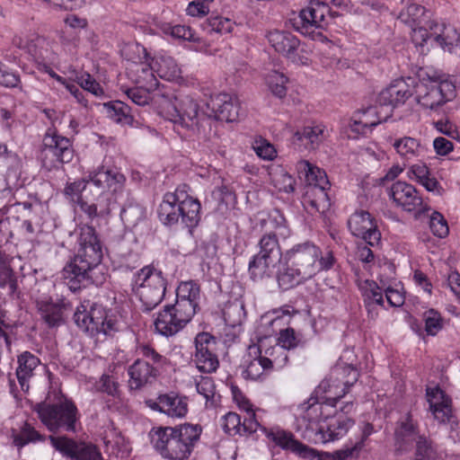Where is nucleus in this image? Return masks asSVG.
I'll return each mask as SVG.
<instances>
[{
  "label": "nucleus",
  "instance_id": "1",
  "mask_svg": "<svg viewBox=\"0 0 460 460\" xmlns=\"http://www.w3.org/2000/svg\"><path fill=\"white\" fill-rule=\"evenodd\" d=\"M75 232L77 236V253L65 265L61 278L69 290L76 293L90 285H102L105 276L100 269L102 250L94 227L83 225Z\"/></svg>",
  "mask_w": 460,
  "mask_h": 460
},
{
  "label": "nucleus",
  "instance_id": "2",
  "mask_svg": "<svg viewBox=\"0 0 460 460\" xmlns=\"http://www.w3.org/2000/svg\"><path fill=\"white\" fill-rule=\"evenodd\" d=\"M202 427L183 423L174 427H155L149 432L154 449L166 460H186L200 439Z\"/></svg>",
  "mask_w": 460,
  "mask_h": 460
},
{
  "label": "nucleus",
  "instance_id": "3",
  "mask_svg": "<svg viewBox=\"0 0 460 460\" xmlns=\"http://www.w3.org/2000/svg\"><path fill=\"white\" fill-rule=\"evenodd\" d=\"M200 288L193 280L181 282L176 289L174 305H167L155 320V330L166 337L180 332L199 308Z\"/></svg>",
  "mask_w": 460,
  "mask_h": 460
},
{
  "label": "nucleus",
  "instance_id": "4",
  "mask_svg": "<svg viewBox=\"0 0 460 460\" xmlns=\"http://www.w3.org/2000/svg\"><path fill=\"white\" fill-rule=\"evenodd\" d=\"M32 409L50 432H76L80 413L75 402L60 389L51 388L45 399Z\"/></svg>",
  "mask_w": 460,
  "mask_h": 460
},
{
  "label": "nucleus",
  "instance_id": "5",
  "mask_svg": "<svg viewBox=\"0 0 460 460\" xmlns=\"http://www.w3.org/2000/svg\"><path fill=\"white\" fill-rule=\"evenodd\" d=\"M89 177L94 189H91L94 201L89 203L84 199L80 200L78 205L90 219H93L111 212V203L115 201L113 196L122 190L126 178L117 169L103 165L89 172Z\"/></svg>",
  "mask_w": 460,
  "mask_h": 460
},
{
  "label": "nucleus",
  "instance_id": "6",
  "mask_svg": "<svg viewBox=\"0 0 460 460\" xmlns=\"http://www.w3.org/2000/svg\"><path fill=\"white\" fill-rule=\"evenodd\" d=\"M321 249L311 241L293 245L284 252L285 268L277 275L279 287L288 290L315 276L314 261Z\"/></svg>",
  "mask_w": 460,
  "mask_h": 460
},
{
  "label": "nucleus",
  "instance_id": "7",
  "mask_svg": "<svg viewBox=\"0 0 460 460\" xmlns=\"http://www.w3.org/2000/svg\"><path fill=\"white\" fill-rule=\"evenodd\" d=\"M279 218V221L277 217L270 219L275 230L266 232L261 236L257 244L259 251L249 261L248 272L253 281H261L273 277L276 267L281 261L282 256L284 257L278 234H284L285 219L281 216Z\"/></svg>",
  "mask_w": 460,
  "mask_h": 460
},
{
  "label": "nucleus",
  "instance_id": "8",
  "mask_svg": "<svg viewBox=\"0 0 460 460\" xmlns=\"http://www.w3.org/2000/svg\"><path fill=\"white\" fill-rule=\"evenodd\" d=\"M189 185L181 184L164 195L158 208V217L164 225L171 226L181 222L190 230L198 226L201 206L189 195Z\"/></svg>",
  "mask_w": 460,
  "mask_h": 460
},
{
  "label": "nucleus",
  "instance_id": "9",
  "mask_svg": "<svg viewBox=\"0 0 460 460\" xmlns=\"http://www.w3.org/2000/svg\"><path fill=\"white\" fill-rule=\"evenodd\" d=\"M137 351L142 358L135 360L128 370L129 387L136 390L155 382L160 369L166 364V358L149 345H140Z\"/></svg>",
  "mask_w": 460,
  "mask_h": 460
},
{
  "label": "nucleus",
  "instance_id": "10",
  "mask_svg": "<svg viewBox=\"0 0 460 460\" xmlns=\"http://www.w3.org/2000/svg\"><path fill=\"white\" fill-rule=\"evenodd\" d=\"M338 15L331 10L327 3L323 0H310L307 6L300 10L294 19V27L301 34L314 40L323 41L325 37L323 30L327 26L326 15Z\"/></svg>",
  "mask_w": 460,
  "mask_h": 460
},
{
  "label": "nucleus",
  "instance_id": "11",
  "mask_svg": "<svg viewBox=\"0 0 460 460\" xmlns=\"http://www.w3.org/2000/svg\"><path fill=\"white\" fill-rule=\"evenodd\" d=\"M135 284L143 311H152L162 302L166 280L161 270L150 266L142 268L136 275Z\"/></svg>",
  "mask_w": 460,
  "mask_h": 460
},
{
  "label": "nucleus",
  "instance_id": "12",
  "mask_svg": "<svg viewBox=\"0 0 460 460\" xmlns=\"http://www.w3.org/2000/svg\"><path fill=\"white\" fill-rule=\"evenodd\" d=\"M75 324L91 336L98 334L111 335L119 331V323L106 309L99 304H93L89 310L84 305L77 307L74 314Z\"/></svg>",
  "mask_w": 460,
  "mask_h": 460
},
{
  "label": "nucleus",
  "instance_id": "13",
  "mask_svg": "<svg viewBox=\"0 0 460 460\" xmlns=\"http://www.w3.org/2000/svg\"><path fill=\"white\" fill-rule=\"evenodd\" d=\"M359 373L352 364L338 363L332 369L329 379L323 380L316 388V393H329L326 402L337 403L350 386L358 379Z\"/></svg>",
  "mask_w": 460,
  "mask_h": 460
},
{
  "label": "nucleus",
  "instance_id": "14",
  "mask_svg": "<svg viewBox=\"0 0 460 460\" xmlns=\"http://www.w3.org/2000/svg\"><path fill=\"white\" fill-rule=\"evenodd\" d=\"M414 93L420 105L437 111L456 97V86L449 80H430L415 85Z\"/></svg>",
  "mask_w": 460,
  "mask_h": 460
},
{
  "label": "nucleus",
  "instance_id": "15",
  "mask_svg": "<svg viewBox=\"0 0 460 460\" xmlns=\"http://www.w3.org/2000/svg\"><path fill=\"white\" fill-rule=\"evenodd\" d=\"M40 157L43 166L51 169L58 164L71 162L74 149L67 137L48 130L42 139Z\"/></svg>",
  "mask_w": 460,
  "mask_h": 460
},
{
  "label": "nucleus",
  "instance_id": "16",
  "mask_svg": "<svg viewBox=\"0 0 460 460\" xmlns=\"http://www.w3.org/2000/svg\"><path fill=\"white\" fill-rule=\"evenodd\" d=\"M312 395L306 402L303 404L304 413L300 420V426L305 425V430L304 437L312 439L315 436V431L320 428L319 423L323 420L328 419L330 412H325L327 407H335L336 403L326 402L330 396L329 393H316Z\"/></svg>",
  "mask_w": 460,
  "mask_h": 460
},
{
  "label": "nucleus",
  "instance_id": "17",
  "mask_svg": "<svg viewBox=\"0 0 460 460\" xmlns=\"http://www.w3.org/2000/svg\"><path fill=\"white\" fill-rule=\"evenodd\" d=\"M51 446L67 460H104L99 448L66 436H49Z\"/></svg>",
  "mask_w": 460,
  "mask_h": 460
},
{
  "label": "nucleus",
  "instance_id": "18",
  "mask_svg": "<svg viewBox=\"0 0 460 460\" xmlns=\"http://www.w3.org/2000/svg\"><path fill=\"white\" fill-rule=\"evenodd\" d=\"M266 38L274 50L296 64H307V58L301 54L304 49L300 40L287 31L273 30L267 33Z\"/></svg>",
  "mask_w": 460,
  "mask_h": 460
},
{
  "label": "nucleus",
  "instance_id": "19",
  "mask_svg": "<svg viewBox=\"0 0 460 460\" xmlns=\"http://www.w3.org/2000/svg\"><path fill=\"white\" fill-rule=\"evenodd\" d=\"M216 346V338L208 332H200L196 336L194 361L200 372L212 373L217 369L219 361L215 354Z\"/></svg>",
  "mask_w": 460,
  "mask_h": 460
},
{
  "label": "nucleus",
  "instance_id": "20",
  "mask_svg": "<svg viewBox=\"0 0 460 460\" xmlns=\"http://www.w3.org/2000/svg\"><path fill=\"white\" fill-rule=\"evenodd\" d=\"M414 89L413 78L394 80L389 86L380 92L376 102L381 107H390L388 112L390 113L394 108L404 104L414 93Z\"/></svg>",
  "mask_w": 460,
  "mask_h": 460
},
{
  "label": "nucleus",
  "instance_id": "21",
  "mask_svg": "<svg viewBox=\"0 0 460 460\" xmlns=\"http://www.w3.org/2000/svg\"><path fill=\"white\" fill-rule=\"evenodd\" d=\"M145 403L151 410L171 418H182L188 412V401L175 393L162 394L156 399H148Z\"/></svg>",
  "mask_w": 460,
  "mask_h": 460
},
{
  "label": "nucleus",
  "instance_id": "22",
  "mask_svg": "<svg viewBox=\"0 0 460 460\" xmlns=\"http://www.w3.org/2000/svg\"><path fill=\"white\" fill-rule=\"evenodd\" d=\"M348 226L353 235L361 237L368 245L375 246L381 238V234L367 211L360 210L352 214L348 220Z\"/></svg>",
  "mask_w": 460,
  "mask_h": 460
},
{
  "label": "nucleus",
  "instance_id": "23",
  "mask_svg": "<svg viewBox=\"0 0 460 460\" xmlns=\"http://www.w3.org/2000/svg\"><path fill=\"white\" fill-rule=\"evenodd\" d=\"M175 102L176 114H171L169 120L181 128L194 130L199 122L198 102L189 95H180Z\"/></svg>",
  "mask_w": 460,
  "mask_h": 460
},
{
  "label": "nucleus",
  "instance_id": "24",
  "mask_svg": "<svg viewBox=\"0 0 460 460\" xmlns=\"http://www.w3.org/2000/svg\"><path fill=\"white\" fill-rule=\"evenodd\" d=\"M389 196L398 207L408 212L415 211L423 205L416 189L405 181L394 182L390 188Z\"/></svg>",
  "mask_w": 460,
  "mask_h": 460
},
{
  "label": "nucleus",
  "instance_id": "25",
  "mask_svg": "<svg viewBox=\"0 0 460 460\" xmlns=\"http://www.w3.org/2000/svg\"><path fill=\"white\" fill-rule=\"evenodd\" d=\"M426 395L434 418L440 423H455L452 401L439 387L427 388Z\"/></svg>",
  "mask_w": 460,
  "mask_h": 460
},
{
  "label": "nucleus",
  "instance_id": "26",
  "mask_svg": "<svg viewBox=\"0 0 460 460\" xmlns=\"http://www.w3.org/2000/svg\"><path fill=\"white\" fill-rule=\"evenodd\" d=\"M22 258L13 257L0 251V288L8 296H14L18 291V279L15 269L22 270Z\"/></svg>",
  "mask_w": 460,
  "mask_h": 460
},
{
  "label": "nucleus",
  "instance_id": "27",
  "mask_svg": "<svg viewBox=\"0 0 460 460\" xmlns=\"http://www.w3.org/2000/svg\"><path fill=\"white\" fill-rule=\"evenodd\" d=\"M208 105L217 120L233 122L239 117L240 102L236 96L222 93L213 97Z\"/></svg>",
  "mask_w": 460,
  "mask_h": 460
},
{
  "label": "nucleus",
  "instance_id": "28",
  "mask_svg": "<svg viewBox=\"0 0 460 460\" xmlns=\"http://www.w3.org/2000/svg\"><path fill=\"white\" fill-rule=\"evenodd\" d=\"M262 430L268 438L283 449H289L294 453H297L302 457H314L315 456L314 449L295 439L291 432L280 429H267L262 428Z\"/></svg>",
  "mask_w": 460,
  "mask_h": 460
},
{
  "label": "nucleus",
  "instance_id": "29",
  "mask_svg": "<svg viewBox=\"0 0 460 460\" xmlns=\"http://www.w3.org/2000/svg\"><path fill=\"white\" fill-rule=\"evenodd\" d=\"M138 53L144 54L145 61L135 62L129 69V73L138 85L147 90H155L158 86V80L154 75V68L150 64L151 57L142 46H136Z\"/></svg>",
  "mask_w": 460,
  "mask_h": 460
},
{
  "label": "nucleus",
  "instance_id": "30",
  "mask_svg": "<svg viewBox=\"0 0 460 460\" xmlns=\"http://www.w3.org/2000/svg\"><path fill=\"white\" fill-rule=\"evenodd\" d=\"M429 29L431 30V35L434 36V40L444 50L460 56V34L455 27L429 22Z\"/></svg>",
  "mask_w": 460,
  "mask_h": 460
},
{
  "label": "nucleus",
  "instance_id": "31",
  "mask_svg": "<svg viewBox=\"0 0 460 460\" xmlns=\"http://www.w3.org/2000/svg\"><path fill=\"white\" fill-rule=\"evenodd\" d=\"M353 424L354 421L345 416L332 419L326 426H320L313 440L315 443L334 441L345 436Z\"/></svg>",
  "mask_w": 460,
  "mask_h": 460
},
{
  "label": "nucleus",
  "instance_id": "32",
  "mask_svg": "<svg viewBox=\"0 0 460 460\" xmlns=\"http://www.w3.org/2000/svg\"><path fill=\"white\" fill-rule=\"evenodd\" d=\"M417 424L413 421L410 413H407L403 420L397 422L394 430V447L397 452H405L409 450L413 441L419 439Z\"/></svg>",
  "mask_w": 460,
  "mask_h": 460
},
{
  "label": "nucleus",
  "instance_id": "33",
  "mask_svg": "<svg viewBox=\"0 0 460 460\" xmlns=\"http://www.w3.org/2000/svg\"><path fill=\"white\" fill-rule=\"evenodd\" d=\"M388 116L389 113H386L384 118H380L377 108L370 106L366 110L357 111L353 115L349 128L352 132L358 135H367L372 131L374 127L385 120Z\"/></svg>",
  "mask_w": 460,
  "mask_h": 460
},
{
  "label": "nucleus",
  "instance_id": "34",
  "mask_svg": "<svg viewBox=\"0 0 460 460\" xmlns=\"http://www.w3.org/2000/svg\"><path fill=\"white\" fill-rule=\"evenodd\" d=\"M40 358L30 351H23L17 357V368L15 376L21 390L27 393L30 389V381L34 376L35 369L40 366Z\"/></svg>",
  "mask_w": 460,
  "mask_h": 460
},
{
  "label": "nucleus",
  "instance_id": "35",
  "mask_svg": "<svg viewBox=\"0 0 460 460\" xmlns=\"http://www.w3.org/2000/svg\"><path fill=\"white\" fill-rule=\"evenodd\" d=\"M302 204L310 214L324 213L331 206L326 188L307 186Z\"/></svg>",
  "mask_w": 460,
  "mask_h": 460
},
{
  "label": "nucleus",
  "instance_id": "36",
  "mask_svg": "<svg viewBox=\"0 0 460 460\" xmlns=\"http://www.w3.org/2000/svg\"><path fill=\"white\" fill-rule=\"evenodd\" d=\"M296 168L298 177L304 179L307 186L326 188L329 185L325 172L308 161L301 160L297 162Z\"/></svg>",
  "mask_w": 460,
  "mask_h": 460
},
{
  "label": "nucleus",
  "instance_id": "37",
  "mask_svg": "<svg viewBox=\"0 0 460 460\" xmlns=\"http://www.w3.org/2000/svg\"><path fill=\"white\" fill-rule=\"evenodd\" d=\"M8 166L5 173V183L8 190L18 191L23 186V181L21 180V164L16 154L9 152L3 155L0 166Z\"/></svg>",
  "mask_w": 460,
  "mask_h": 460
},
{
  "label": "nucleus",
  "instance_id": "38",
  "mask_svg": "<svg viewBox=\"0 0 460 460\" xmlns=\"http://www.w3.org/2000/svg\"><path fill=\"white\" fill-rule=\"evenodd\" d=\"M37 308L41 319L49 327H56L63 322V306L59 303H54L51 299L37 301Z\"/></svg>",
  "mask_w": 460,
  "mask_h": 460
},
{
  "label": "nucleus",
  "instance_id": "39",
  "mask_svg": "<svg viewBox=\"0 0 460 460\" xmlns=\"http://www.w3.org/2000/svg\"><path fill=\"white\" fill-rule=\"evenodd\" d=\"M177 98L178 96H174L164 85L162 87L158 85L155 90L151 92L150 102L156 105L161 110V112L165 114L166 119H169L171 114H176L174 105L176 103L175 99Z\"/></svg>",
  "mask_w": 460,
  "mask_h": 460
},
{
  "label": "nucleus",
  "instance_id": "40",
  "mask_svg": "<svg viewBox=\"0 0 460 460\" xmlns=\"http://www.w3.org/2000/svg\"><path fill=\"white\" fill-rule=\"evenodd\" d=\"M396 153L404 160H411L420 156L424 150L420 141L411 137H402L394 140L393 144Z\"/></svg>",
  "mask_w": 460,
  "mask_h": 460
},
{
  "label": "nucleus",
  "instance_id": "41",
  "mask_svg": "<svg viewBox=\"0 0 460 460\" xmlns=\"http://www.w3.org/2000/svg\"><path fill=\"white\" fill-rule=\"evenodd\" d=\"M103 108L109 118L122 125H132L133 117L130 114V107L121 101H112L103 104Z\"/></svg>",
  "mask_w": 460,
  "mask_h": 460
},
{
  "label": "nucleus",
  "instance_id": "42",
  "mask_svg": "<svg viewBox=\"0 0 460 460\" xmlns=\"http://www.w3.org/2000/svg\"><path fill=\"white\" fill-rule=\"evenodd\" d=\"M197 392L206 399L207 407H216L220 402V394L216 391V385L212 377L200 376L196 381Z\"/></svg>",
  "mask_w": 460,
  "mask_h": 460
},
{
  "label": "nucleus",
  "instance_id": "43",
  "mask_svg": "<svg viewBox=\"0 0 460 460\" xmlns=\"http://www.w3.org/2000/svg\"><path fill=\"white\" fill-rule=\"evenodd\" d=\"M358 288L364 296L365 304L368 312L371 311V307L375 304L378 305H384V297L381 288L375 281L366 279L358 284Z\"/></svg>",
  "mask_w": 460,
  "mask_h": 460
},
{
  "label": "nucleus",
  "instance_id": "44",
  "mask_svg": "<svg viewBox=\"0 0 460 460\" xmlns=\"http://www.w3.org/2000/svg\"><path fill=\"white\" fill-rule=\"evenodd\" d=\"M295 137L301 142L310 144V148L314 149L325 138V127L322 124L306 126L302 131H297Z\"/></svg>",
  "mask_w": 460,
  "mask_h": 460
},
{
  "label": "nucleus",
  "instance_id": "45",
  "mask_svg": "<svg viewBox=\"0 0 460 460\" xmlns=\"http://www.w3.org/2000/svg\"><path fill=\"white\" fill-rule=\"evenodd\" d=\"M429 12H427L424 6L411 4L400 13L399 18L403 22L410 23L411 25L425 23L429 26V22L431 21L429 19Z\"/></svg>",
  "mask_w": 460,
  "mask_h": 460
},
{
  "label": "nucleus",
  "instance_id": "46",
  "mask_svg": "<svg viewBox=\"0 0 460 460\" xmlns=\"http://www.w3.org/2000/svg\"><path fill=\"white\" fill-rule=\"evenodd\" d=\"M201 26L203 31L208 34H212L213 32L226 34L233 31L234 22L228 18L215 16L207 19Z\"/></svg>",
  "mask_w": 460,
  "mask_h": 460
},
{
  "label": "nucleus",
  "instance_id": "47",
  "mask_svg": "<svg viewBox=\"0 0 460 460\" xmlns=\"http://www.w3.org/2000/svg\"><path fill=\"white\" fill-rule=\"evenodd\" d=\"M157 73L160 77L168 81L174 80L181 75V68L171 57H161L156 60Z\"/></svg>",
  "mask_w": 460,
  "mask_h": 460
},
{
  "label": "nucleus",
  "instance_id": "48",
  "mask_svg": "<svg viewBox=\"0 0 460 460\" xmlns=\"http://www.w3.org/2000/svg\"><path fill=\"white\" fill-rule=\"evenodd\" d=\"M361 450L360 443L357 446L346 447L341 450H337L332 454L323 453L320 454L315 450V456L314 457H307L311 460H348L349 458L356 457L358 456Z\"/></svg>",
  "mask_w": 460,
  "mask_h": 460
},
{
  "label": "nucleus",
  "instance_id": "49",
  "mask_svg": "<svg viewBox=\"0 0 460 460\" xmlns=\"http://www.w3.org/2000/svg\"><path fill=\"white\" fill-rule=\"evenodd\" d=\"M89 188V190H94L90 182V177L87 176V179H79L73 182L66 183L64 189L65 196L73 202L79 203L80 200H84L82 197V192Z\"/></svg>",
  "mask_w": 460,
  "mask_h": 460
},
{
  "label": "nucleus",
  "instance_id": "50",
  "mask_svg": "<svg viewBox=\"0 0 460 460\" xmlns=\"http://www.w3.org/2000/svg\"><path fill=\"white\" fill-rule=\"evenodd\" d=\"M158 28L164 34L171 35L175 39H182L184 40L196 41L194 32L190 27L186 25H172L167 22H160Z\"/></svg>",
  "mask_w": 460,
  "mask_h": 460
},
{
  "label": "nucleus",
  "instance_id": "51",
  "mask_svg": "<svg viewBox=\"0 0 460 460\" xmlns=\"http://www.w3.org/2000/svg\"><path fill=\"white\" fill-rule=\"evenodd\" d=\"M145 208L137 203L129 202L120 212V217L129 226H135L145 217Z\"/></svg>",
  "mask_w": 460,
  "mask_h": 460
},
{
  "label": "nucleus",
  "instance_id": "52",
  "mask_svg": "<svg viewBox=\"0 0 460 460\" xmlns=\"http://www.w3.org/2000/svg\"><path fill=\"white\" fill-rule=\"evenodd\" d=\"M267 84L270 92L279 98H283L287 94V83L288 79L282 73L278 71L270 72L266 78Z\"/></svg>",
  "mask_w": 460,
  "mask_h": 460
},
{
  "label": "nucleus",
  "instance_id": "53",
  "mask_svg": "<svg viewBox=\"0 0 460 460\" xmlns=\"http://www.w3.org/2000/svg\"><path fill=\"white\" fill-rule=\"evenodd\" d=\"M272 364L270 358L260 356L249 363L243 374L247 378L257 380L265 370L271 369Z\"/></svg>",
  "mask_w": 460,
  "mask_h": 460
},
{
  "label": "nucleus",
  "instance_id": "54",
  "mask_svg": "<svg viewBox=\"0 0 460 460\" xmlns=\"http://www.w3.org/2000/svg\"><path fill=\"white\" fill-rule=\"evenodd\" d=\"M43 436L39 433L31 424L24 423L19 434L13 437V444L18 448H22L31 442L43 440Z\"/></svg>",
  "mask_w": 460,
  "mask_h": 460
},
{
  "label": "nucleus",
  "instance_id": "55",
  "mask_svg": "<svg viewBox=\"0 0 460 460\" xmlns=\"http://www.w3.org/2000/svg\"><path fill=\"white\" fill-rule=\"evenodd\" d=\"M95 389L112 397H117L119 394V383L116 378L106 374H103L96 382Z\"/></svg>",
  "mask_w": 460,
  "mask_h": 460
},
{
  "label": "nucleus",
  "instance_id": "56",
  "mask_svg": "<svg viewBox=\"0 0 460 460\" xmlns=\"http://www.w3.org/2000/svg\"><path fill=\"white\" fill-rule=\"evenodd\" d=\"M429 228L433 234L439 238L446 237L449 233L447 220L438 211H434L430 216Z\"/></svg>",
  "mask_w": 460,
  "mask_h": 460
},
{
  "label": "nucleus",
  "instance_id": "57",
  "mask_svg": "<svg viewBox=\"0 0 460 460\" xmlns=\"http://www.w3.org/2000/svg\"><path fill=\"white\" fill-rule=\"evenodd\" d=\"M221 426L224 431L230 435H242L241 417L235 412H228L222 418Z\"/></svg>",
  "mask_w": 460,
  "mask_h": 460
},
{
  "label": "nucleus",
  "instance_id": "58",
  "mask_svg": "<svg viewBox=\"0 0 460 460\" xmlns=\"http://www.w3.org/2000/svg\"><path fill=\"white\" fill-rule=\"evenodd\" d=\"M425 331L429 335H436L442 329V318L437 311L431 309L424 313Z\"/></svg>",
  "mask_w": 460,
  "mask_h": 460
},
{
  "label": "nucleus",
  "instance_id": "59",
  "mask_svg": "<svg viewBox=\"0 0 460 460\" xmlns=\"http://www.w3.org/2000/svg\"><path fill=\"white\" fill-rule=\"evenodd\" d=\"M437 454L424 437H420L416 442L415 460H436Z\"/></svg>",
  "mask_w": 460,
  "mask_h": 460
},
{
  "label": "nucleus",
  "instance_id": "60",
  "mask_svg": "<svg viewBox=\"0 0 460 460\" xmlns=\"http://www.w3.org/2000/svg\"><path fill=\"white\" fill-rule=\"evenodd\" d=\"M76 83L84 90L88 91L95 96H101L103 94V90L100 84L88 73L76 75Z\"/></svg>",
  "mask_w": 460,
  "mask_h": 460
},
{
  "label": "nucleus",
  "instance_id": "61",
  "mask_svg": "<svg viewBox=\"0 0 460 460\" xmlns=\"http://www.w3.org/2000/svg\"><path fill=\"white\" fill-rule=\"evenodd\" d=\"M154 90H147L143 88L141 85L134 88H128L126 90V94L132 101L139 106H144L150 102L151 92Z\"/></svg>",
  "mask_w": 460,
  "mask_h": 460
},
{
  "label": "nucleus",
  "instance_id": "62",
  "mask_svg": "<svg viewBox=\"0 0 460 460\" xmlns=\"http://www.w3.org/2000/svg\"><path fill=\"white\" fill-rule=\"evenodd\" d=\"M21 84L20 75L9 70L0 62V85L6 88L18 87Z\"/></svg>",
  "mask_w": 460,
  "mask_h": 460
},
{
  "label": "nucleus",
  "instance_id": "63",
  "mask_svg": "<svg viewBox=\"0 0 460 460\" xmlns=\"http://www.w3.org/2000/svg\"><path fill=\"white\" fill-rule=\"evenodd\" d=\"M411 39L415 45L422 46L429 39H434L428 24L413 25Z\"/></svg>",
  "mask_w": 460,
  "mask_h": 460
},
{
  "label": "nucleus",
  "instance_id": "64",
  "mask_svg": "<svg viewBox=\"0 0 460 460\" xmlns=\"http://www.w3.org/2000/svg\"><path fill=\"white\" fill-rule=\"evenodd\" d=\"M336 262L333 252L330 250H326L325 252L321 251V254L318 257L317 261H314L315 275L323 270H331Z\"/></svg>",
  "mask_w": 460,
  "mask_h": 460
}]
</instances>
